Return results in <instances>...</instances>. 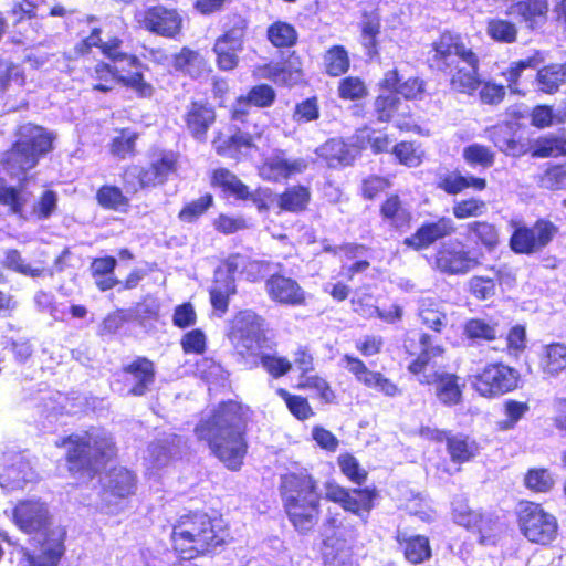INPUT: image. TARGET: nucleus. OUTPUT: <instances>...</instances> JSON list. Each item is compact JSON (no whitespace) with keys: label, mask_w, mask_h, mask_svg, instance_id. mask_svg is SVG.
<instances>
[{"label":"nucleus","mask_w":566,"mask_h":566,"mask_svg":"<svg viewBox=\"0 0 566 566\" xmlns=\"http://www.w3.org/2000/svg\"><path fill=\"white\" fill-rule=\"evenodd\" d=\"M247 411L240 403L228 401L205 416L195 428L197 438L206 441L230 470H239L247 453Z\"/></svg>","instance_id":"nucleus-1"},{"label":"nucleus","mask_w":566,"mask_h":566,"mask_svg":"<svg viewBox=\"0 0 566 566\" xmlns=\"http://www.w3.org/2000/svg\"><path fill=\"white\" fill-rule=\"evenodd\" d=\"M224 537L220 522L202 513L180 516L171 532L172 547L185 559L214 551L223 544Z\"/></svg>","instance_id":"nucleus-2"},{"label":"nucleus","mask_w":566,"mask_h":566,"mask_svg":"<svg viewBox=\"0 0 566 566\" xmlns=\"http://www.w3.org/2000/svg\"><path fill=\"white\" fill-rule=\"evenodd\" d=\"M317 485L307 470L282 476L281 493L287 516L300 532H308L317 523L319 496Z\"/></svg>","instance_id":"nucleus-3"},{"label":"nucleus","mask_w":566,"mask_h":566,"mask_svg":"<svg viewBox=\"0 0 566 566\" xmlns=\"http://www.w3.org/2000/svg\"><path fill=\"white\" fill-rule=\"evenodd\" d=\"M62 446L67 448L70 472L87 478L92 476L104 460L115 454L111 436L102 429L72 434L63 440Z\"/></svg>","instance_id":"nucleus-4"},{"label":"nucleus","mask_w":566,"mask_h":566,"mask_svg":"<svg viewBox=\"0 0 566 566\" xmlns=\"http://www.w3.org/2000/svg\"><path fill=\"white\" fill-rule=\"evenodd\" d=\"M516 523L521 535L531 544L548 547L557 539V517L541 503L522 500L516 511Z\"/></svg>","instance_id":"nucleus-5"},{"label":"nucleus","mask_w":566,"mask_h":566,"mask_svg":"<svg viewBox=\"0 0 566 566\" xmlns=\"http://www.w3.org/2000/svg\"><path fill=\"white\" fill-rule=\"evenodd\" d=\"M53 137L42 127L28 124L20 129V139L7 154V169L19 175L32 169L39 158L51 150Z\"/></svg>","instance_id":"nucleus-6"},{"label":"nucleus","mask_w":566,"mask_h":566,"mask_svg":"<svg viewBox=\"0 0 566 566\" xmlns=\"http://www.w3.org/2000/svg\"><path fill=\"white\" fill-rule=\"evenodd\" d=\"M103 54L112 64L99 63L96 65V73H106L112 78L129 86L140 96L151 95L153 88L147 84L139 72H133L138 67L136 56L123 51V41L119 38L109 39L103 44Z\"/></svg>","instance_id":"nucleus-7"},{"label":"nucleus","mask_w":566,"mask_h":566,"mask_svg":"<svg viewBox=\"0 0 566 566\" xmlns=\"http://www.w3.org/2000/svg\"><path fill=\"white\" fill-rule=\"evenodd\" d=\"M558 232V227L546 218L536 219L532 226L515 222L510 238V248L517 254L539 253L554 240Z\"/></svg>","instance_id":"nucleus-8"},{"label":"nucleus","mask_w":566,"mask_h":566,"mask_svg":"<svg viewBox=\"0 0 566 566\" xmlns=\"http://www.w3.org/2000/svg\"><path fill=\"white\" fill-rule=\"evenodd\" d=\"M262 325V318L252 311L240 312L232 319L228 336L240 355H259L264 340Z\"/></svg>","instance_id":"nucleus-9"},{"label":"nucleus","mask_w":566,"mask_h":566,"mask_svg":"<svg viewBox=\"0 0 566 566\" xmlns=\"http://www.w3.org/2000/svg\"><path fill=\"white\" fill-rule=\"evenodd\" d=\"M66 531L63 526L50 528L48 535L39 541L40 549L21 546L18 566H59L65 554Z\"/></svg>","instance_id":"nucleus-10"},{"label":"nucleus","mask_w":566,"mask_h":566,"mask_svg":"<svg viewBox=\"0 0 566 566\" xmlns=\"http://www.w3.org/2000/svg\"><path fill=\"white\" fill-rule=\"evenodd\" d=\"M136 488V476L126 468H114L103 479L102 509L107 514H118L123 501L132 495Z\"/></svg>","instance_id":"nucleus-11"},{"label":"nucleus","mask_w":566,"mask_h":566,"mask_svg":"<svg viewBox=\"0 0 566 566\" xmlns=\"http://www.w3.org/2000/svg\"><path fill=\"white\" fill-rule=\"evenodd\" d=\"M15 525L25 534H36L41 538L48 535L53 524L46 505L39 500L21 501L13 511Z\"/></svg>","instance_id":"nucleus-12"},{"label":"nucleus","mask_w":566,"mask_h":566,"mask_svg":"<svg viewBox=\"0 0 566 566\" xmlns=\"http://www.w3.org/2000/svg\"><path fill=\"white\" fill-rule=\"evenodd\" d=\"M308 164L307 158H287L285 151L274 150L259 166V176L269 182H281L303 174Z\"/></svg>","instance_id":"nucleus-13"},{"label":"nucleus","mask_w":566,"mask_h":566,"mask_svg":"<svg viewBox=\"0 0 566 566\" xmlns=\"http://www.w3.org/2000/svg\"><path fill=\"white\" fill-rule=\"evenodd\" d=\"M340 366L348 370L358 382L367 388L374 389L387 397L397 396L400 390L395 382L385 377L381 373L368 369L366 364L352 355H344L340 359Z\"/></svg>","instance_id":"nucleus-14"},{"label":"nucleus","mask_w":566,"mask_h":566,"mask_svg":"<svg viewBox=\"0 0 566 566\" xmlns=\"http://www.w3.org/2000/svg\"><path fill=\"white\" fill-rule=\"evenodd\" d=\"M245 28L244 20L238 19L230 30L216 40L213 52L217 56L219 69L231 71L238 65V54L243 49Z\"/></svg>","instance_id":"nucleus-15"},{"label":"nucleus","mask_w":566,"mask_h":566,"mask_svg":"<svg viewBox=\"0 0 566 566\" xmlns=\"http://www.w3.org/2000/svg\"><path fill=\"white\" fill-rule=\"evenodd\" d=\"M419 381L426 385H434L436 397L446 406H454L462 400V390L465 382L454 374L433 373L423 375Z\"/></svg>","instance_id":"nucleus-16"},{"label":"nucleus","mask_w":566,"mask_h":566,"mask_svg":"<svg viewBox=\"0 0 566 566\" xmlns=\"http://www.w3.org/2000/svg\"><path fill=\"white\" fill-rule=\"evenodd\" d=\"M270 298L284 305L297 306L305 302V292L300 284L283 275H272L265 282Z\"/></svg>","instance_id":"nucleus-17"},{"label":"nucleus","mask_w":566,"mask_h":566,"mask_svg":"<svg viewBox=\"0 0 566 566\" xmlns=\"http://www.w3.org/2000/svg\"><path fill=\"white\" fill-rule=\"evenodd\" d=\"M455 231L451 218L442 217L434 222L422 224L415 234L405 239V243L416 250L427 248L437 240L451 235Z\"/></svg>","instance_id":"nucleus-18"},{"label":"nucleus","mask_w":566,"mask_h":566,"mask_svg":"<svg viewBox=\"0 0 566 566\" xmlns=\"http://www.w3.org/2000/svg\"><path fill=\"white\" fill-rule=\"evenodd\" d=\"M474 261L460 243H447L437 253L436 265L444 273L459 274L469 271Z\"/></svg>","instance_id":"nucleus-19"},{"label":"nucleus","mask_w":566,"mask_h":566,"mask_svg":"<svg viewBox=\"0 0 566 566\" xmlns=\"http://www.w3.org/2000/svg\"><path fill=\"white\" fill-rule=\"evenodd\" d=\"M142 23L147 30L170 38L179 32L181 18L175 10L154 7L145 12Z\"/></svg>","instance_id":"nucleus-20"},{"label":"nucleus","mask_w":566,"mask_h":566,"mask_svg":"<svg viewBox=\"0 0 566 566\" xmlns=\"http://www.w3.org/2000/svg\"><path fill=\"white\" fill-rule=\"evenodd\" d=\"M67 254L69 251L64 250L61 253V255L56 258L55 270L45 268L43 261H38L35 264L27 263L17 250H9L6 253L3 264L8 269H11L22 275L30 276L33 279L41 277L44 275H49L50 277H52L55 271L60 272L63 270L62 263Z\"/></svg>","instance_id":"nucleus-21"},{"label":"nucleus","mask_w":566,"mask_h":566,"mask_svg":"<svg viewBox=\"0 0 566 566\" xmlns=\"http://www.w3.org/2000/svg\"><path fill=\"white\" fill-rule=\"evenodd\" d=\"M125 381L130 385L128 394L143 396L155 380L154 364L147 358H137L124 368Z\"/></svg>","instance_id":"nucleus-22"},{"label":"nucleus","mask_w":566,"mask_h":566,"mask_svg":"<svg viewBox=\"0 0 566 566\" xmlns=\"http://www.w3.org/2000/svg\"><path fill=\"white\" fill-rule=\"evenodd\" d=\"M433 60L439 67H451L460 64L464 55L471 54L460 41V36L452 33H443L434 44Z\"/></svg>","instance_id":"nucleus-23"},{"label":"nucleus","mask_w":566,"mask_h":566,"mask_svg":"<svg viewBox=\"0 0 566 566\" xmlns=\"http://www.w3.org/2000/svg\"><path fill=\"white\" fill-rule=\"evenodd\" d=\"M33 479L34 472L30 468L29 462L23 457L17 455L0 472V486L8 492L21 490Z\"/></svg>","instance_id":"nucleus-24"},{"label":"nucleus","mask_w":566,"mask_h":566,"mask_svg":"<svg viewBox=\"0 0 566 566\" xmlns=\"http://www.w3.org/2000/svg\"><path fill=\"white\" fill-rule=\"evenodd\" d=\"M538 368L546 378H553L566 370V345L552 342L542 347L538 354Z\"/></svg>","instance_id":"nucleus-25"},{"label":"nucleus","mask_w":566,"mask_h":566,"mask_svg":"<svg viewBox=\"0 0 566 566\" xmlns=\"http://www.w3.org/2000/svg\"><path fill=\"white\" fill-rule=\"evenodd\" d=\"M381 86L387 91L402 95L406 99H422L426 94V84L418 77L402 80L397 70L385 73Z\"/></svg>","instance_id":"nucleus-26"},{"label":"nucleus","mask_w":566,"mask_h":566,"mask_svg":"<svg viewBox=\"0 0 566 566\" xmlns=\"http://www.w3.org/2000/svg\"><path fill=\"white\" fill-rule=\"evenodd\" d=\"M532 158H566V137L554 133L541 135L528 144Z\"/></svg>","instance_id":"nucleus-27"},{"label":"nucleus","mask_w":566,"mask_h":566,"mask_svg":"<svg viewBox=\"0 0 566 566\" xmlns=\"http://www.w3.org/2000/svg\"><path fill=\"white\" fill-rule=\"evenodd\" d=\"M323 557L326 566H355L350 546L337 532L326 536Z\"/></svg>","instance_id":"nucleus-28"},{"label":"nucleus","mask_w":566,"mask_h":566,"mask_svg":"<svg viewBox=\"0 0 566 566\" xmlns=\"http://www.w3.org/2000/svg\"><path fill=\"white\" fill-rule=\"evenodd\" d=\"M507 14H516L527 22L531 28L543 24L547 19V0H521L512 3L506 10Z\"/></svg>","instance_id":"nucleus-29"},{"label":"nucleus","mask_w":566,"mask_h":566,"mask_svg":"<svg viewBox=\"0 0 566 566\" xmlns=\"http://www.w3.org/2000/svg\"><path fill=\"white\" fill-rule=\"evenodd\" d=\"M214 111L202 103H192L186 113V124L192 136L205 139L210 125L214 122Z\"/></svg>","instance_id":"nucleus-30"},{"label":"nucleus","mask_w":566,"mask_h":566,"mask_svg":"<svg viewBox=\"0 0 566 566\" xmlns=\"http://www.w3.org/2000/svg\"><path fill=\"white\" fill-rule=\"evenodd\" d=\"M311 200L310 188L302 185L287 187L282 193L276 196V203L281 211L302 212L306 210Z\"/></svg>","instance_id":"nucleus-31"},{"label":"nucleus","mask_w":566,"mask_h":566,"mask_svg":"<svg viewBox=\"0 0 566 566\" xmlns=\"http://www.w3.org/2000/svg\"><path fill=\"white\" fill-rule=\"evenodd\" d=\"M464 56L460 64L455 65L458 71L452 74L451 85L459 92L470 93L479 82L476 78V57L474 53Z\"/></svg>","instance_id":"nucleus-32"},{"label":"nucleus","mask_w":566,"mask_h":566,"mask_svg":"<svg viewBox=\"0 0 566 566\" xmlns=\"http://www.w3.org/2000/svg\"><path fill=\"white\" fill-rule=\"evenodd\" d=\"M536 82L539 90L546 94H555L566 83V61L551 63L537 71Z\"/></svg>","instance_id":"nucleus-33"},{"label":"nucleus","mask_w":566,"mask_h":566,"mask_svg":"<svg viewBox=\"0 0 566 566\" xmlns=\"http://www.w3.org/2000/svg\"><path fill=\"white\" fill-rule=\"evenodd\" d=\"M418 315L427 327L440 332L447 323L442 303L432 297H423L419 302Z\"/></svg>","instance_id":"nucleus-34"},{"label":"nucleus","mask_w":566,"mask_h":566,"mask_svg":"<svg viewBox=\"0 0 566 566\" xmlns=\"http://www.w3.org/2000/svg\"><path fill=\"white\" fill-rule=\"evenodd\" d=\"M373 499L374 495L370 491L366 489H354L348 490L346 496H344V501H340L338 504L345 511L359 516L366 522L367 515L373 507Z\"/></svg>","instance_id":"nucleus-35"},{"label":"nucleus","mask_w":566,"mask_h":566,"mask_svg":"<svg viewBox=\"0 0 566 566\" xmlns=\"http://www.w3.org/2000/svg\"><path fill=\"white\" fill-rule=\"evenodd\" d=\"M470 187L481 190L485 187V180L474 177H464L458 171H452L440 176L438 181V188L449 195H457Z\"/></svg>","instance_id":"nucleus-36"},{"label":"nucleus","mask_w":566,"mask_h":566,"mask_svg":"<svg viewBox=\"0 0 566 566\" xmlns=\"http://www.w3.org/2000/svg\"><path fill=\"white\" fill-rule=\"evenodd\" d=\"M524 486L533 493H549L556 484L553 473L547 468H531L523 479Z\"/></svg>","instance_id":"nucleus-37"},{"label":"nucleus","mask_w":566,"mask_h":566,"mask_svg":"<svg viewBox=\"0 0 566 566\" xmlns=\"http://www.w3.org/2000/svg\"><path fill=\"white\" fill-rule=\"evenodd\" d=\"M315 153L324 158L328 166L348 165L352 161V156L346 144L340 139H329L319 146Z\"/></svg>","instance_id":"nucleus-38"},{"label":"nucleus","mask_w":566,"mask_h":566,"mask_svg":"<svg viewBox=\"0 0 566 566\" xmlns=\"http://www.w3.org/2000/svg\"><path fill=\"white\" fill-rule=\"evenodd\" d=\"M212 185L220 187L223 191L229 192L239 200L248 196V186L226 168H219L213 171Z\"/></svg>","instance_id":"nucleus-39"},{"label":"nucleus","mask_w":566,"mask_h":566,"mask_svg":"<svg viewBox=\"0 0 566 566\" xmlns=\"http://www.w3.org/2000/svg\"><path fill=\"white\" fill-rule=\"evenodd\" d=\"M174 66L197 77L206 70L207 62L199 52L185 48L175 55Z\"/></svg>","instance_id":"nucleus-40"},{"label":"nucleus","mask_w":566,"mask_h":566,"mask_svg":"<svg viewBox=\"0 0 566 566\" xmlns=\"http://www.w3.org/2000/svg\"><path fill=\"white\" fill-rule=\"evenodd\" d=\"M398 538L400 542L405 543V556L411 564H420L430 558L431 549L429 539L426 536L416 535L409 538H402L401 535H399Z\"/></svg>","instance_id":"nucleus-41"},{"label":"nucleus","mask_w":566,"mask_h":566,"mask_svg":"<svg viewBox=\"0 0 566 566\" xmlns=\"http://www.w3.org/2000/svg\"><path fill=\"white\" fill-rule=\"evenodd\" d=\"M266 76L276 84L293 85L301 77V69L292 61L271 64L266 67Z\"/></svg>","instance_id":"nucleus-42"},{"label":"nucleus","mask_w":566,"mask_h":566,"mask_svg":"<svg viewBox=\"0 0 566 566\" xmlns=\"http://www.w3.org/2000/svg\"><path fill=\"white\" fill-rule=\"evenodd\" d=\"M177 163L178 156L176 154L165 153L146 168L154 187L164 184L168 176L176 171Z\"/></svg>","instance_id":"nucleus-43"},{"label":"nucleus","mask_w":566,"mask_h":566,"mask_svg":"<svg viewBox=\"0 0 566 566\" xmlns=\"http://www.w3.org/2000/svg\"><path fill=\"white\" fill-rule=\"evenodd\" d=\"M237 292L234 280H219L214 277L213 284L210 289V301L216 311L220 315L224 314L228 310L229 298Z\"/></svg>","instance_id":"nucleus-44"},{"label":"nucleus","mask_w":566,"mask_h":566,"mask_svg":"<svg viewBox=\"0 0 566 566\" xmlns=\"http://www.w3.org/2000/svg\"><path fill=\"white\" fill-rule=\"evenodd\" d=\"M324 66L331 76H339L349 69L348 53L342 45H334L324 55Z\"/></svg>","instance_id":"nucleus-45"},{"label":"nucleus","mask_w":566,"mask_h":566,"mask_svg":"<svg viewBox=\"0 0 566 566\" xmlns=\"http://www.w3.org/2000/svg\"><path fill=\"white\" fill-rule=\"evenodd\" d=\"M505 346L503 347V352L509 355L510 357H513L515 359H518V357L523 354V352L526 349V327L523 324H516L512 326L504 336Z\"/></svg>","instance_id":"nucleus-46"},{"label":"nucleus","mask_w":566,"mask_h":566,"mask_svg":"<svg viewBox=\"0 0 566 566\" xmlns=\"http://www.w3.org/2000/svg\"><path fill=\"white\" fill-rule=\"evenodd\" d=\"M268 39L276 48H287L296 43L297 32L291 24L277 21L269 27Z\"/></svg>","instance_id":"nucleus-47"},{"label":"nucleus","mask_w":566,"mask_h":566,"mask_svg":"<svg viewBox=\"0 0 566 566\" xmlns=\"http://www.w3.org/2000/svg\"><path fill=\"white\" fill-rule=\"evenodd\" d=\"M528 410L530 406L527 402L507 399L503 403L504 419L497 422V428L501 430L513 429Z\"/></svg>","instance_id":"nucleus-48"},{"label":"nucleus","mask_w":566,"mask_h":566,"mask_svg":"<svg viewBox=\"0 0 566 566\" xmlns=\"http://www.w3.org/2000/svg\"><path fill=\"white\" fill-rule=\"evenodd\" d=\"M381 214L396 228L403 227L410 220V212L401 205L397 196H391L381 206Z\"/></svg>","instance_id":"nucleus-49"},{"label":"nucleus","mask_w":566,"mask_h":566,"mask_svg":"<svg viewBox=\"0 0 566 566\" xmlns=\"http://www.w3.org/2000/svg\"><path fill=\"white\" fill-rule=\"evenodd\" d=\"M453 517L459 525H462L467 528L476 526L481 534L480 542L482 544H493L492 536L486 534V531L484 528L485 522L480 514L472 512L470 510H460L455 507L453 510Z\"/></svg>","instance_id":"nucleus-50"},{"label":"nucleus","mask_w":566,"mask_h":566,"mask_svg":"<svg viewBox=\"0 0 566 566\" xmlns=\"http://www.w3.org/2000/svg\"><path fill=\"white\" fill-rule=\"evenodd\" d=\"M98 203L116 211L125 210L128 207V199L123 195L122 190L115 186H104L96 195Z\"/></svg>","instance_id":"nucleus-51"},{"label":"nucleus","mask_w":566,"mask_h":566,"mask_svg":"<svg viewBox=\"0 0 566 566\" xmlns=\"http://www.w3.org/2000/svg\"><path fill=\"white\" fill-rule=\"evenodd\" d=\"M124 187L127 192L136 193L138 190L154 187L146 168L130 166L124 172Z\"/></svg>","instance_id":"nucleus-52"},{"label":"nucleus","mask_w":566,"mask_h":566,"mask_svg":"<svg viewBox=\"0 0 566 566\" xmlns=\"http://www.w3.org/2000/svg\"><path fill=\"white\" fill-rule=\"evenodd\" d=\"M447 441L448 451L451 455V459L455 462L469 461L475 452V444L467 437L453 436L447 438Z\"/></svg>","instance_id":"nucleus-53"},{"label":"nucleus","mask_w":566,"mask_h":566,"mask_svg":"<svg viewBox=\"0 0 566 566\" xmlns=\"http://www.w3.org/2000/svg\"><path fill=\"white\" fill-rule=\"evenodd\" d=\"M543 186L551 191L566 189V161L548 166L542 176Z\"/></svg>","instance_id":"nucleus-54"},{"label":"nucleus","mask_w":566,"mask_h":566,"mask_svg":"<svg viewBox=\"0 0 566 566\" xmlns=\"http://www.w3.org/2000/svg\"><path fill=\"white\" fill-rule=\"evenodd\" d=\"M276 392L285 401L291 413L297 419L306 420L314 415L306 398L293 396L283 388H279Z\"/></svg>","instance_id":"nucleus-55"},{"label":"nucleus","mask_w":566,"mask_h":566,"mask_svg":"<svg viewBox=\"0 0 566 566\" xmlns=\"http://www.w3.org/2000/svg\"><path fill=\"white\" fill-rule=\"evenodd\" d=\"M29 200V195L22 188L9 187L0 181V203L10 208L14 213H20Z\"/></svg>","instance_id":"nucleus-56"},{"label":"nucleus","mask_w":566,"mask_h":566,"mask_svg":"<svg viewBox=\"0 0 566 566\" xmlns=\"http://www.w3.org/2000/svg\"><path fill=\"white\" fill-rule=\"evenodd\" d=\"M337 462L343 474L346 475V478L352 482L358 485L365 482L367 472L360 467L359 462L354 455L349 453L340 454L337 459Z\"/></svg>","instance_id":"nucleus-57"},{"label":"nucleus","mask_w":566,"mask_h":566,"mask_svg":"<svg viewBox=\"0 0 566 566\" xmlns=\"http://www.w3.org/2000/svg\"><path fill=\"white\" fill-rule=\"evenodd\" d=\"M401 102L394 91L379 95L375 101V109L380 122L390 120L399 109Z\"/></svg>","instance_id":"nucleus-58"},{"label":"nucleus","mask_w":566,"mask_h":566,"mask_svg":"<svg viewBox=\"0 0 566 566\" xmlns=\"http://www.w3.org/2000/svg\"><path fill=\"white\" fill-rule=\"evenodd\" d=\"M367 95L365 83L355 76L343 78L338 85V96L343 99H360Z\"/></svg>","instance_id":"nucleus-59"},{"label":"nucleus","mask_w":566,"mask_h":566,"mask_svg":"<svg viewBox=\"0 0 566 566\" xmlns=\"http://www.w3.org/2000/svg\"><path fill=\"white\" fill-rule=\"evenodd\" d=\"M463 158L472 167H489L493 163V153L483 145L472 144L463 149Z\"/></svg>","instance_id":"nucleus-60"},{"label":"nucleus","mask_w":566,"mask_h":566,"mask_svg":"<svg viewBox=\"0 0 566 566\" xmlns=\"http://www.w3.org/2000/svg\"><path fill=\"white\" fill-rule=\"evenodd\" d=\"M520 374L516 369L497 363V394H506L518 387Z\"/></svg>","instance_id":"nucleus-61"},{"label":"nucleus","mask_w":566,"mask_h":566,"mask_svg":"<svg viewBox=\"0 0 566 566\" xmlns=\"http://www.w3.org/2000/svg\"><path fill=\"white\" fill-rule=\"evenodd\" d=\"M262 367L274 378L284 376L292 368L289 359L276 355L262 354L260 356Z\"/></svg>","instance_id":"nucleus-62"},{"label":"nucleus","mask_w":566,"mask_h":566,"mask_svg":"<svg viewBox=\"0 0 566 566\" xmlns=\"http://www.w3.org/2000/svg\"><path fill=\"white\" fill-rule=\"evenodd\" d=\"M485 211V203L478 199H467L454 203L452 208L453 216L457 219H468L480 217Z\"/></svg>","instance_id":"nucleus-63"},{"label":"nucleus","mask_w":566,"mask_h":566,"mask_svg":"<svg viewBox=\"0 0 566 566\" xmlns=\"http://www.w3.org/2000/svg\"><path fill=\"white\" fill-rule=\"evenodd\" d=\"M395 156L399 161L409 167H417L422 161V151L419 150L412 143L402 142L395 146Z\"/></svg>","instance_id":"nucleus-64"}]
</instances>
